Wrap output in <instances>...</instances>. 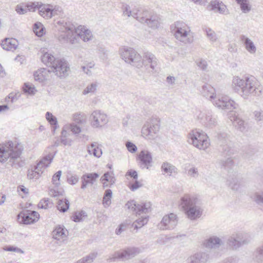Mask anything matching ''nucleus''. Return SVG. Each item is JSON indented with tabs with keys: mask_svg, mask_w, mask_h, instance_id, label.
I'll return each instance as SVG.
<instances>
[{
	"mask_svg": "<svg viewBox=\"0 0 263 263\" xmlns=\"http://www.w3.org/2000/svg\"><path fill=\"white\" fill-rule=\"evenodd\" d=\"M73 119L74 121L79 124H83L85 123V119L83 115L81 114H75L73 115Z\"/></svg>",
	"mask_w": 263,
	"mask_h": 263,
	"instance_id": "52",
	"label": "nucleus"
},
{
	"mask_svg": "<svg viewBox=\"0 0 263 263\" xmlns=\"http://www.w3.org/2000/svg\"><path fill=\"white\" fill-rule=\"evenodd\" d=\"M67 231L63 227L57 226L52 232L53 238L55 239L60 240L67 237Z\"/></svg>",
	"mask_w": 263,
	"mask_h": 263,
	"instance_id": "30",
	"label": "nucleus"
},
{
	"mask_svg": "<svg viewBox=\"0 0 263 263\" xmlns=\"http://www.w3.org/2000/svg\"><path fill=\"white\" fill-rule=\"evenodd\" d=\"M96 256L97 253H93L77 261L76 263H91Z\"/></svg>",
	"mask_w": 263,
	"mask_h": 263,
	"instance_id": "48",
	"label": "nucleus"
},
{
	"mask_svg": "<svg viewBox=\"0 0 263 263\" xmlns=\"http://www.w3.org/2000/svg\"><path fill=\"white\" fill-rule=\"evenodd\" d=\"M112 192L110 189H107L104 193L102 203L105 208H108L110 205Z\"/></svg>",
	"mask_w": 263,
	"mask_h": 263,
	"instance_id": "38",
	"label": "nucleus"
},
{
	"mask_svg": "<svg viewBox=\"0 0 263 263\" xmlns=\"http://www.w3.org/2000/svg\"><path fill=\"white\" fill-rule=\"evenodd\" d=\"M198 66L201 69L205 70L207 68V63L205 60H200L197 63Z\"/></svg>",
	"mask_w": 263,
	"mask_h": 263,
	"instance_id": "61",
	"label": "nucleus"
},
{
	"mask_svg": "<svg viewBox=\"0 0 263 263\" xmlns=\"http://www.w3.org/2000/svg\"><path fill=\"white\" fill-rule=\"evenodd\" d=\"M59 23L61 24L60 29L61 34L58 37L60 42L74 44L77 42L76 35L85 42L91 40L92 38L91 31L84 26L80 25L76 27L74 24L69 22H61L59 21Z\"/></svg>",
	"mask_w": 263,
	"mask_h": 263,
	"instance_id": "1",
	"label": "nucleus"
},
{
	"mask_svg": "<svg viewBox=\"0 0 263 263\" xmlns=\"http://www.w3.org/2000/svg\"><path fill=\"white\" fill-rule=\"evenodd\" d=\"M98 49L99 57L102 60L106 61L108 58L109 51L102 46H99Z\"/></svg>",
	"mask_w": 263,
	"mask_h": 263,
	"instance_id": "45",
	"label": "nucleus"
},
{
	"mask_svg": "<svg viewBox=\"0 0 263 263\" xmlns=\"http://www.w3.org/2000/svg\"><path fill=\"white\" fill-rule=\"evenodd\" d=\"M40 217L39 214L34 211L23 210L17 216L20 224H30L37 221Z\"/></svg>",
	"mask_w": 263,
	"mask_h": 263,
	"instance_id": "14",
	"label": "nucleus"
},
{
	"mask_svg": "<svg viewBox=\"0 0 263 263\" xmlns=\"http://www.w3.org/2000/svg\"><path fill=\"white\" fill-rule=\"evenodd\" d=\"M209 259V255L206 252H198L189 258L190 263H206Z\"/></svg>",
	"mask_w": 263,
	"mask_h": 263,
	"instance_id": "27",
	"label": "nucleus"
},
{
	"mask_svg": "<svg viewBox=\"0 0 263 263\" xmlns=\"http://www.w3.org/2000/svg\"><path fill=\"white\" fill-rule=\"evenodd\" d=\"M159 129L160 119L157 117H152L143 125L141 129V135L147 140H154L157 137Z\"/></svg>",
	"mask_w": 263,
	"mask_h": 263,
	"instance_id": "8",
	"label": "nucleus"
},
{
	"mask_svg": "<svg viewBox=\"0 0 263 263\" xmlns=\"http://www.w3.org/2000/svg\"><path fill=\"white\" fill-rule=\"evenodd\" d=\"M255 119L257 121H263V110H256L254 112Z\"/></svg>",
	"mask_w": 263,
	"mask_h": 263,
	"instance_id": "58",
	"label": "nucleus"
},
{
	"mask_svg": "<svg viewBox=\"0 0 263 263\" xmlns=\"http://www.w3.org/2000/svg\"><path fill=\"white\" fill-rule=\"evenodd\" d=\"M187 175L189 176L196 178L199 176V173L197 167H192L188 170Z\"/></svg>",
	"mask_w": 263,
	"mask_h": 263,
	"instance_id": "55",
	"label": "nucleus"
},
{
	"mask_svg": "<svg viewBox=\"0 0 263 263\" xmlns=\"http://www.w3.org/2000/svg\"><path fill=\"white\" fill-rule=\"evenodd\" d=\"M18 43L17 41L13 38H6L1 43L2 48L7 51H14L17 46Z\"/></svg>",
	"mask_w": 263,
	"mask_h": 263,
	"instance_id": "26",
	"label": "nucleus"
},
{
	"mask_svg": "<svg viewBox=\"0 0 263 263\" xmlns=\"http://www.w3.org/2000/svg\"><path fill=\"white\" fill-rule=\"evenodd\" d=\"M119 52L126 63L137 68L141 67V55L136 50L130 47H124L120 49Z\"/></svg>",
	"mask_w": 263,
	"mask_h": 263,
	"instance_id": "9",
	"label": "nucleus"
},
{
	"mask_svg": "<svg viewBox=\"0 0 263 263\" xmlns=\"http://www.w3.org/2000/svg\"><path fill=\"white\" fill-rule=\"evenodd\" d=\"M41 60L58 77L62 78L68 75L69 67L64 59L55 58L52 54L45 52L41 57Z\"/></svg>",
	"mask_w": 263,
	"mask_h": 263,
	"instance_id": "5",
	"label": "nucleus"
},
{
	"mask_svg": "<svg viewBox=\"0 0 263 263\" xmlns=\"http://www.w3.org/2000/svg\"><path fill=\"white\" fill-rule=\"evenodd\" d=\"M46 118L49 123L53 125V132L54 133L56 129L58 127V121L57 118L53 116L52 114L49 112H47L46 114Z\"/></svg>",
	"mask_w": 263,
	"mask_h": 263,
	"instance_id": "40",
	"label": "nucleus"
},
{
	"mask_svg": "<svg viewBox=\"0 0 263 263\" xmlns=\"http://www.w3.org/2000/svg\"><path fill=\"white\" fill-rule=\"evenodd\" d=\"M41 2H30L28 3L26 5L27 11H35L36 9H39Z\"/></svg>",
	"mask_w": 263,
	"mask_h": 263,
	"instance_id": "50",
	"label": "nucleus"
},
{
	"mask_svg": "<svg viewBox=\"0 0 263 263\" xmlns=\"http://www.w3.org/2000/svg\"><path fill=\"white\" fill-rule=\"evenodd\" d=\"M139 253V250L136 248H129L121 251L115 252L114 256L110 259L115 261V259L119 258L122 260L129 259Z\"/></svg>",
	"mask_w": 263,
	"mask_h": 263,
	"instance_id": "21",
	"label": "nucleus"
},
{
	"mask_svg": "<svg viewBox=\"0 0 263 263\" xmlns=\"http://www.w3.org/2000/svg\"><path fill=\"white\" fill-rule=\"evenodd\" d=\"M138 158L140 161L141 168L148 169L152 166V156L149 152L145 150L141 151L138 155Z\"/></svg>",
	"mask_w": 263,
	"mask_h": 263,
	"instance_id": "22",
	"label": "nucleus"
},
{
	"mask_svg": "<svg viewBox=\"0 0 263 263\" xmlns=\"http://www.w3.org/2000/svg\"><path fill=\"white\" fill-rule=\"evenodd\" d=\"M99 177L97 173H88L84 174L82 177L81 189H84L87 185H92L96 181V179Z\"/></svg>",
	"mask_w": 263,
	"mask_h": 263,
	"instance_id": "24",
	"label": "nucleus"
},
{
	"mask_svg": "<svg viewBox=\"0 0 263 263\" xmlns=\"http://www.w3.org/2000/svg\"><path fill=\"white\" fill-rule=\"evenodd\" d=\"M252 198L258 204H263V192L256 193Z\"/></svg>",
	"mask_w": 263,
	"mask_h": 263,
	"instance_id": "54",
	"label": "nucleus"
},
{
	"mask_svg": "<svg viewBox=\"0 0 263 263\" xmlns=\"http://www.w3.org/2000/svg\"><path fill=\"white\" fill-rule=\"evenodd\" d=\"M219 164L221 167H223L226 169H229L233 166L234 162L231 157H228L226 160H220Z\"/></svg>",
	"mask_w": 263,
	"mask_h": 263,
	"instance_id": "42",
	"label": "nucleus"
},
{
	"mask_svg": "<svg viewBox=\"0 0 263 263\" xmlns=\"http://www.w3.org/2000/svg\"><path fill=\"white\" fill-rule=\"evenodd\" d=\"M204 31L206 32L207 37L211 42H214L216 41L217 37L214 31L210 28H206Z\"/></svg>",
	"mask_w": 263,
	"mask_h": 263,
	"instance_id": "46",
	"label": "nucleus"
},
{
	"mask_svg": "<svg viewBox=\"0 0 263 263\" xmlns=\"http://www.w3.org/2000/svg\"><path fill=\"white\" fill-rule=\"evenodd\" d=\"M70 203L68 199L66 198H63L59 199L57 203V209L60 212H65L69 208Z\"/></svg>",
	"mask_w": 263,
	"mask_h": 263,
	"instance_id": "37",
	"label": "nucleus"
},
{
	"mask_svg": "<svg viewBox=\"0 0 263 263\" xmlns=\"http://www.w3.org/2000/svg\"><path fill=\"white\" fill-rule=\"evenodd\" d=\"M53 158V156L48 154L41 159L33 168L28 171L27 177L29 179H37L43 173V168L48 166Z\"/></svg>",
	"mask_w": 263,
	"mask_h": 263,
	"instance_id": "10",
	"label": "nucleus"
},
{
	"mask_svg": "<svg viewBox=\"0 0 263 263\" xmlns=\"http://www.w3.org/2000/svg\"><path fill=\"white\" fill-rule=\"evenodd\" d=\"M246 184L245 180L237 175H229L227 179V184L233 191L241 192Z\"/></svg>",
	"mask_w": 263,
	"mask_h": 263,
	"instance_id": "19",
	"label": "nucleus"
},
{
	"mask_svg": "<svg viewBox=\"0 0 263 263\" xmlns=\"http://www.w3.org/2000/svg\"><path fill=\"white\" fill-rule=\"evenodd\" d=\"M62 175V171H59L53 175L52 178V182L56 186L60 185V179Z\"/></svg>",
	"mask_w": 263,
	"mask_h": 263,
	"instance_id": "51",
	"label": "nucleus"
},
{
	"mask_svg": "<svg viewBox=\"0 0 263 263\" xmlns=\"http://www.w3.org/2000/svg\"><path fill=\"white\" fill-rule=\"evenodd\" d=\"M88 152L89 154H92L98 158H99L102 154V150L99 147L97 142L92 143L90 146L88 147Z\"/></svg>",
	"mask_w": 263,
	"mask_h": 263,
	"instance_id": "36",
	"label": "nucleus"
},
{
	"mask_svg": "<svg viewBox=\"0 0 263 263\" xmlns=\"http://www.w3.org/2000/svg\"><path fill=\"white\" fill-rule=\"evenodd\" d=\"M197 117L200 123L205 127L212 128L217 125V120L210 110L200 111Z\"/></svg>",
	"mask_w": 263,
	"mask_h": 263,
	"instance_id": "17",
	"label": "nucleus"
},
{
	"mask_svg": "<svg viewBox=\"0 0 263 263\" xmlns=\"http://www.w3.org/2000/svg\"><path fill=\"white\" fill-rule=\"evenodd\" d=\"M126 226L125 224H121L116 230V233L117 235H120L123 231H125Z\"/></svg>",
	"mask_w": 263,
	"mask_h": 263,
	"instance_id": "64",
	"label": "nucleus"
},
{
	"mask_svg": "<svg viewBox=\"0 0 263 263\" xmlns=\"http://www.w3.org/2000/svg\"><path fill=\"white\" fill-rule=\"evenodd\" d=\"M150 206L149 203L137 204L135 201L130 200L125 204V208L128 209L129 212L140 215L141 214L148 213Z\"/></svg>",
	"mask_w": 263,
	"mask_h": 263,
	"instance_id": "18",
	"label": "nucleus"
},
{
	"mask_svg": "<svg viewBox=\"0 0 263 263\" xmlns=\"http://www.w3.org/2000/svg\"><path fill=\"white\" fill-rule=\"evenodd\" d=\"M190 32L189 28L184 23L180 22L176 23L174 35L177 40L184 44L191 43L192 41L189 37Z\"/></svg>",
	"mask_w": 263,
	"mask_h": 263,
	"instance_id": "11",
	"label": "nucleus"
},
{
	"mask_svg": "<svg viewBox=\"0 0 263 263\" xmlns=\"http://www.w3.org/2000/svg\"><path fill=\"white\" fill-rule=\"evenodd\" d=\"M229 246L232 249H237L240 247V242L237 241L236 238L233 234L228 240Z\"/></svg>",
	"mask_w": 263,
	"mask_h": 263,
	"instance_id": "41",
	"label": "nucleus"
},
{
	"mask_svg": "<svg viewBox=\"0 0 263 263\" xmlns=\"http://www.w3.org/2000/svg\"><path fill=\"white\" fill-rule=\"evenodd\" d=\"M234 126L241 132H245L247 129V125L241 119L237 116H235L231 119Z\"/></svg>",
	"mask_w": 263,
	"mask_h": 263,
	"instance_id": "34",
	"label": "nucleus"
},
{
	"mask_svg": "<svg viewBox=\"0 0 263 263\" xmlns=\"http://www.w3.org/2000/svg\"><path fill=\"white\" fill-rule=\"evenodd\" d=\"M57 10L52 8V6L49 5L43 4L41 3L39 9V12L40 15L47 19L51 18L53 16L57 14Z\"/></svg>",
	"mask_w": 263,
	"mask_h": 263,
	"instance_id": "23",
	"label": "nucleus"
},
{
	"mask_svg": "<svg viewBox=\"0 0 263 263\" xmlns=\"http://www.w3.org/2000/svg\"><path fill=\"white\" fill-rule=\"evenodd\" d=\"M22 152L12 141L0 145V162L13 166L18 163Z\"/></svg>",
	"mask_w": 263,
	"mask_h": 263,
	"instance_id": "6",
	"label": "nucleus"
},
{
	"mask_svg": "<svg viewBox=\"0 0 263 263\" xmlns=\"http://www.w3.org/2000/svg\"><path fill=\"white\" fill-rule=\"evenodd\" d=\"M15 11L19 14H24L27 12L26 5L23 6V4H18L15 7Z\"/></svg>",
	"mask_w": 263,
	"mask_h": 263,
	"instance_id": "56",
	"label": "nucleus"
},
{
	"mask_svg": "<svg viewBox=\"0 0 263 263\" xmlns=\"http://www.w3.org/2000/svg\"><path fill=\"white\" fill-rule=\"evenodd\" d=\"M223 244V242L220 238L214 236L205 240L203 242V246L209 249L217 248Z\"/></svg>",
	"mask_w": 263,
	"mask_h": 263,
	"instance_id": "25",
	"label": "nucleus"
},
{
	"mask_svg": "<svg viewBox=\"0 0 263 263\" xmlns=\"http://www.w3.org/2000/svg\"><path fill=\"white\" fill-rule=\"evenodd\" d=\"M86 213L84 211L76 212L74 216L73 220L75 222H80L83 221L85 218L87 217Z\"/></svg>",
	"mask_w": 263,
	"mask_h": 263,
	"instance_id": "47",
	"label": "nucleus"
},
{
	"mask_svg": "<svg viewBox=\"0 0 263 263\" xmlns=\"http://www.w3.org/2000/svg\"><path fill=\"white\" fill-rule=\"evenodd\" d=\"M69 129V126L67 125H65L63 127L62 132H61V138H64V137H67L69 134L67 132V130Z\"/></svg>",
	"mask_w": 263,
	"mask_h": 263,
	"instance_id": "63",
	"label": "nucleus"
},
{
	"mask_svg": "<svg viewBox=\"0 0 263 263\" xmlns=\"http://www.w3.org/2000/svg\"><path fill=\"white\" fill-rule=\"evenodd\" d=\"M51 72L50 70L46 68H41L34 73V78L36 81L43 82L47 80L48 72Z\"/></svg>",
	"mask_w": 263,
	"mask_h": 263,
	"instance_id": "32",
	"label": "nucleus"
},
{
	"mask_svg": "<svg viewBox=\"0 0 263 263\" xmlns=\"http://www.w3.org/2000/svg\"><path fill=\"white\" fill-rule=\"evenodd\" d=\"M258 86L257 80L252 76H245L242 78L238 76L233 77L232 89L245 99H248L252 95L259 96L262 91L259 89Z\"/></svg>",
	"mask_w": 263,
	"mask_h": 263,
	"instance_id": "2",
	"label": "nucleus"
},
{
	"mask_svg": "<svg viewBox=\"0 0 263 263\" xmlns=\"http://www.w3.org/2000/svg\"><path fill=\"white\" fill-rule=\"evenodd\" d=\"M127 149L130 153H135L137 149V147L135 144L131 142H127L126 143Z\"/></svg>",
	"mask_w": 263,
	"mask_h": 263,
	"instance_id": "59",
	"label": "nucleus"
},
{
	"mask_svg": "<svg viewBox=\"0 0 263 263\" xmlns=\"http://www.w3.org/2000/svg\"><path fill=\"white\" fill-rule=\"evenodd\" d=\"M239 4L241 10L243 13H248L251 10V6L248 4V0H236Z\"/></svg>",
	"mask_w": 263,
	"mask_h": 263,
	"instance_id": "43",
	"label": "nucleus"
},
{
	"mask_svg": "<svg viewBox=\"0 0 263 263\" xmlns=\"http://www.w3.org/2000/svg\"><path fill=\"white\" fill-rule=\"evenodd\" d=\"M212 9L220 13H225L227 7L222 2L214 1L211 2Z\"/></svg>",
	"mask_w": 263,
	"mask_h": 263,
	"instance_id": "35",
	"label": "nucleus"
},
{
	"mask_svg": "<svg viewBox=\"0 0 263 263\" xmlns=\"http://www.w3.org/2000/svg\"><path fill=\"white\" fill-rule=\"evenodd\" d=\"M202 96L210 100L214 106L224 110H232L236 108L237 104L227 96L217 95L214 88L209 84L202 86L200 91Z\"/></svg>",
	"mask_w": 263,
	"mask_h": 263,
	"instance_id": "3",
	"label": "nucleus"
},
{
	"mask_svg": "<svg viewBox=\"0 0 263 263\" xmlns=\"http://www.w3.org/2000/svg\"><path fill=\"white\" fill-rule=\"evenodd\" d=\"M189 143L193 144L199 149L205 150L210 145V139L207 135L199 129H194L187 136Z\"/></svg>",
	"mask_w": 263,
	"mask_h": 263,
	"instance_id": "7",
	"label": "nucleus"
},
{
	"mask_svg": "<svg viewBox=\"0 0 263 263\" xmlns=\"http://www.w3.org/2000/svg\"><path fill=\"white\" fill-rule=\"evenodd\" d=\"M41 25V24H37L36 23L34 25V32L36 33L37 36H42L43 34L42 31L43 30V28L41 27V28H40V26Z\"/></svg>",
	"mask_w": 263,
	"mask_h": 263,
	"instance_id": "60",
	"label": "nucleus"
},
{
	"mask_svg": "<svg viewBox=\"0 0 263 263\" xmlns=\"http://www.w3.org/2000/svg\"><path fill=\"white\" fill-rule=\"evenodd\" d=\"M148 217L142 216L141 218L137 219L132 224V227L134 228V229L138 230L139 228H141L145 224H146L148 222Z\"/></svg>",
	"mask_w": 263,
	"mask_h": 263,
	"instance_id": "39",
	"label": "nucleus"
},
{
	"mask_svg": "<svg viewBox=\"0 0 263 263\" xmlns=\"http://www.w3.org/2000/svg\"><path fill=\"white\" fill-rule=\"evenodd\" d=\"M139 22L146 23L147 26L152 29L159 27L161 24V18L156 14H152L147 10L142 11V15L139 18Z\"/></svg>",
	"mask_w": 263,
	"mask_h": 263,
	"instance_id": "12",
	"label": "nucleus"
},
{
	"mask_svg": "<svg viewBox=\"0 0 263 263\" xmlns=\"http://www.w3.org/2000/svg\"><path fill=\"white\" fill-rule=\"evenodd\" d=\"M235 237L237 241L240 242V247L243 245L248 243L251 240L250 236L249 234L245 232H237L234 233Z\"/></svg>",
	"mask_w": 263,
	"mask_h": 263,
	"instance_id": "33",
	"label": "nucleus"
},
{
	"mask_svg": "<svg viewBox=\"0 0 263 263\" xmlns=\"http://www.w3.org/2000/svg\"><path fill=\"white\" fill-rule=\"evenodd\" d=\"M180 206L187 217L192 220L200 218L203 213L200 200L190 194H185L181 198Z\"/></svg>",
	"mask_w": 263,
	"mask_h": 263,
	"instance_id": "4",
	"label": "nucleus"
},
{
	"mask_svg": "<svg viewBox=\"0 0 263 263\" xmlns=\"http://www.w3.org/2000/svg\"><path fill=\"white\" fill-rule=\"evenodd\" d=\"M255 260L258 262L263 263V244L256 250Z\"/></svg>",
	"mask_w": 263,
	"mask_h": 263,
	"instance_id": "49",
	"label": "nucleus"
},
{
	"mask_svg": "<svg viewBox=\"0 0 263 263\" xmlns=\"http://www.w3.org/2000/svg\"><path fill=\"white\" fill-rule=\"evenodd\" d=\"M141 61L142 62L141 67L144 66L146 69L152 71H156L158 60L153 53L149 52H144L143 58L141 56Z\"/></svg>",
	"mask_w": 263,
	"mask_h": 263,
	"instance_id": "20",
	"label": "nucleus"
},
{
	"mask_svg": "<svg viewBox=\"0 0 263 263\" xmlns=\"http://www.w3.org/2000/svg\"><path fill=\"white\" fill-rule=\"evenodd\" d=\"M241 41L243 42L246 49L251 54H254L256 51V48L253 42L245 35L241 36Z\"/></svg>",
	"mask_w": 263,
	"mask_h": 263,
	"instance_id": "31",
	"label": "nucleus"
},
{
	"mask_svg": "<svg viewBox=\"0 0 263 263\" xmlns=\"http://www.w3.org/2000/svg\"><path fill=\"white\" fill-rule=\"evenodd\" d=\"M69 126V129H70L71 131L74 134H78L81 132V128L77 125L74 124H71L67 125Z\"/></svg>",
	"mask_w": 263,
	"mask_h": 263,
	"instance_id": "57",
	"label": "nucleus"
},
{
	"mask_svg": "<svg viewBox=\"0 0 263 263\" xmlns=\"http://www.w3.org/2000/svg\"><path fill=\"white\" fill-rule=\"evenodd\" d=\"M218 144L220 145L219 151L224 156H230L233 154L232 143L226 133H220L217 136Z\"/></svg>",
	"mask_w": 263,
	"mask_h": 263,
	"instance_id": "15",
	"label": "nucleus"
},
{
	"mask_svg": "<svg viewBox=\"0 0 263 263\" xmlns=\"http://www.w3.org/2000/svg\"><path fill=\"white\" fill-rule=\"evenodd\" d=\"M23 90L25 92L28 93L30 95H33L36 90L33 86L29 85L27 83H25L23 87Z\"/></svg>",
	"mask_w": 263,
	"mask_h": 263,
	"instance_id": "53",
	"label": "nucleus"
},
{
	"mask_svg": "<svg viewBox=\"0 0 263 263\" xmlns=\"http://www.w3.org/2000/svg\"><path fill=\"white\" fill-rule=\"evenodd\" d=\"M123 13L124 15H127L128 17L132 16L134 18H135L139 21V18L141 16L137 15V12H135V11H139V7H135L132 10H131L130 7L129 5L125 4L122 6Z\"/></svg>",
	"mask_w": 263,
	"mask_h": 263,
	"instance_id": "29",
	"label": "nucleus"
},
{
	"mask_svg": "<svg viewBox=\"0 0 263 263\" xmlns=\"http://www.w3.org/2000/svg\"><path fill=\"white\" fill-rule=\"evenodd\" d=\"M161 169L163 172V174H167L171 176L173 174L177 173V168L171 163L168 162H163L161 166Z\"/></svg>",
	"mask_w": 263,
	"mask_h": 263,
	"instance_id": "28",
	"label": "nucleus"
},
{
	"mask_svg": "<svg viewBox=\"0 0 263 263\" xmlns=\"http://www.w3.org/2000/svg\"><path fill=\"white\" fill-rule=\"evenodd\" d=\"M91 126L94 128H100L108 122L106 114L100 110L93 111L89 117Z\"/></svg>",
	"mask_w": 263,
	"mask_h": 263,
	"instance_id": "13",
	"label": "nucleus"
},
{
	"mask_svg": "<svg viewBox=\"0 0 263 263\" xmlns=\"http://www.w3.org/2000/svg\"><path fill=\"white\" fill-rule=\"evenodd\" d=\"M98 86L97 82L92 83L88 85L83 91V94L87 95L90 93H94L97 90Z\"/></svg>",
	"mask_w": 263,
	"mask_h": 263,
	"instance_id": "44",
	"label": "nucleus"
},
{
	"mask_svg": "<svg viewBox=\"0 0 263 263\" xmlns=\"http://www.w3.org/2000/svg\"><path fill=\"white\" fill-rule=\"evenodd\" d=\"M178 217L174 213L165 215L158 224V228L162 230H173L178 223Z\"/></svg>",
	"mask_w": 263,
	"mask_h": 263,
	"instance_id": "16",
	"label": "nucleus"
},
{
	"mask_svg": "<svg viewBox=\"0 0 263 263\" xmlns=\"http://www.w3.org/2000/svg\"><path fill=\"white\" fill-rule=\"evenodd\" d=\"M48 200H42L39 203L38 206L41 209H47L48 206Z\"/></svg>",
	"mask_w": 263,
	"mask_h": 263,
	"instance_id": "62",
	"label": "nucleus"
}]
</instances>
